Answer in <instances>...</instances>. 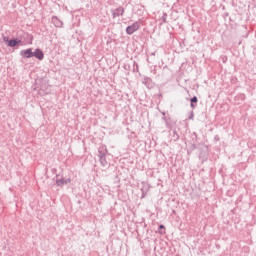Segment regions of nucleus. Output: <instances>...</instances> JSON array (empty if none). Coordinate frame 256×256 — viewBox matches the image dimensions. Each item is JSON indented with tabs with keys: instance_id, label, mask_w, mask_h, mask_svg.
<instances>
[{
	"instance_id": "21",
	"label": "nucleus",
	"mask_w": 256,
	"mask_h": 256,
	"mask_svg": "<svg viewBox=\"0 0 256 256\" xmlns=\"http://www.w3.org/2000/svg\"><path fill=\"white\" fill-rule=\"evenodd\" d=\"M164 121H167V118L163 117Z\"/></svg>"
},
{
	"instance_id": "16",
	"label": "nucleus",
	"mask_w": 256,
	"mask_h": 256,
	"mask_svg": "<svg viewBox=\"0 0 256 256\" xmlns=\"http://www.w3.org/2000/svg\"><path fill=\"white\" fill-rule=\"evenodd\" d=\"M162 22H163V23H167V13H164V14L162 15Z\"/></svg>"
},
{
	"instance_id": "19",
	"label": "nucleus",
	"mask_w": 256,
	"mask_h": 256,
	"mask_svg": "<svg viewBox=\"0 0 256 256\" xmlns=\"http://www.w3.org/2000/svg\"><path fill=\"white\" fill-rule=\"evenodd\" d=\"M195 149H197V145L192 144V150H195Z\"/></svg>"
},
{
	"instance_id": "4",
	"label": "nucleus",
	"mask_w": 256,
	"mask_h": 256,
	"mask_svg": "<svg viewBox=\"0 0 256 256\" xmlns=\"http://www.w3.org/2000/svg\"><path fill=\"white\" fill-rule=\"evenodd\" d=\"M111 13H112V19H117V17L123 16V14L125 13V8L120 6L116 9H112Z\"/></svg>"
},
{
	"instance_id": "18",
	"label": "nucleus",
	"mask_w": 256,
	"mask_h": 256,
	"mask_svg": "<svg viewBox=\"0 0 256 256\" xmlns=\"http://www.w3.org/2000/svg\"><path fill=\"white\" fill-rule=\"evenodd\" d=\"M214 141H221V138L219 137V135H216V136L214 137Z\"/></svg>"
},
{
	"instance_id": "13",
	"label": "nucleus",
	"mask_w": 256,
	"mask_h": 256,
	"mask_svg": "<svg viewBox=\"0 0 256 256\" xmlns=\"http://www.w3.org/2000/svg\"><path fill=\"white\" fill-rule=\"evenodd\" d=\"M133 71H139V64L137 62H133Z\"/></svg>"
},
{
	"instance_id": "20",
	"label": "nucleus",
	"mask_w": 256,
	"mask_h": 256,
	"mask_svg": "<svg viewBox=\"0 0 256 256\" xmlns=\"http://www.w3.org/2000/svg\"><path fill=\"white\" fill-rule=\"evenodd\" d=\"M193 135L195 136L196 141H197V132H193Z\"/></svg>"
},
{
	"instance_id": "17",
	"label": "nucleus",
	"mask_w": 256,
	"mask_h": 256,
	"mask_svg": "<svg viewBox=\"0 0 256 256\" xmlns=\"http://www.w3.org/2000/svg\"><path fill=\"white\" fill-rule=\"evenodd\" d=\"M195 117V114L193 112V110L190 112L189 116H188V119L191 120Z\"/></svg>"
},
{
	"instance_id": "5",
	"label": "nucleus",
	"mask_w": 256,
	"mask_h": 256,
	"mask_svg": "<svg viewBox=\"0 0 256 256\" xmlns=\"http://www.w3.org/2000/svg\"><path fill=\"white\" fill-rule=\"evenodd\" d=\"M33 55H34L33 48H28L26 50L20 51V56L22 57V59H31Z\"/></svg>"
},
{
	"instance_id": "2",
	"label": "nucleus",
	"mask_w": 256,
	"mask_h": 256,
	"mask_svg": "<svg viewBox=\"0 0 256 256\" xmlns=\"http://www.w3.org/2000/svg\"><path fill=\"white\" fill-rule=\"evenodd\" d=\"M3 41L6 43L7 47H17V45H21V39L18 38L9 39L8 36H3Z\"/></svg>"
},
{
	"instance_id": "10",
	"label": "nucleus",
	"mask_w": 256,
	"mask_h": 256,
	"mask_svg": "<svg viewBox=\"0 0 256 256\" xmlns=\"http://www.w3.org/2000/svg\"><path fill=\"white\" fill-rule=\"evenodd\" d=\"M197 103H199V98H197V96H193L190 99V107H191V109H195L197 107Z\"/></svg>"
},
{
	"instance_id": "3",
	"label": "nucleus",
	"mask_w": 256,
	"mask_h": 256,
	"mask_svg": "<svg viewBox=\"0 0 256 256\" xmlns=\"http://www.w3.org/2000/svg\"><path fill=\"white\" fill-rule=\"evenodd\" d=\"M139 27H141V24L139 22H134L132 25L126 28L127 35H133V33L139 31Z\"/></svg>"
},
{
	"instance_id": "15",
	"label": "nucleus",
	"mask_w": 256,
	"mask_h": 256,
	"mask_svg": "<svg viewBox=\"0 0 256 256\" xmlns=\"http://www.w3.org/2000/svg\"><path fill=\"white\" fill-rule=\"evenodd\" d=\"M142 189H144V191H146V193L149 191V186L146 183H142Z\"/></svg>"
},
{
	"instance_id": "12",
	"label": "nucleus",
	"mask_w": 256,
	"mask_h": 256,
	"mask_svg": "<svg viewBox=\"0 0 256 256\" xmlns=\"http://www.w3.org/2000/svg\"><path fill=\"white\" fill-rule=\"evenodd\" d=\"M172 133L173 141H179V134L177 133V131L174 130Z\"/></svg>"
},
{
	"instance_id": "8",
	"label": "nucleus",
	"mask_w": 256,
	"mask_h": 256,
	"mask_svg": "<svg viewBox=\"0 0 256 256\" xmlns=\"http://www.w3.org/2000/svg\"><path fill=\"white\" fill-rule=\"evenodd\" d=\"M71 183V180L69 178H61L56 180L57 187H65V185H69Z\"/></svg>"
},
{
	"instance_id": "9",
	"label": "nucleus",
	"mask_w": 256,
	"mask_h": 256,
	"mask_svg": "<svg viewBox=\"0 0 256 256\" xmlns=\"http://www.w3.org/2000/svg\"><path fill=\"white\" fill-rule=\"evenodd\" d=\"M52 23L55 27H63V21H61V19H59L57 16H52Z\"/></svg>"
},
{
	"instance_id": "1",
	"label": "nucleus",
	"mask_w": 256,
	"mask_h": 256,
	"mask_svg": "<svg viewBox=\"0 0 256 256\" xmlns=\"http://www.w3.org/2000/svg\"><path fill=\"white\" fill-rule=\"evenodd\" d=\"M107 153H109V151L107 150V146L102 145L99 147L98 149V157H99V161L102 165V167H107L108 163H107Z\"/></svg>"
},
{
	"instance_id": "7",
	"label": "nucleus",
	"mask_w": 256,
	"mask_h": 256,
	"mask_svg": "<svg viewBox=\"0 0 256 256\" xmlns=\"http://www.w3.org/2000/svg\"><path fill=\"white\" fill-rule=\"evenodd\" d=\"M142 83L147 87V89H153V87H155V82H153V79L149 77H144Z\"/></svg>"
},
{
	"instance_id": "6",
	"label": "nucleus",
	"mask_w": 256,
	"mask_h": 256,
	"mask_svg": "<svg viewBox=\"0 0 256 256\" xmlns=\"http://www.w3.org/2000/svg\"><path fill=\"white\" fill-rule=\"evenodd\" d=\"M33 57L38 59V61H43V59H45V53L43 52V50H41V48H36Z\"/></svg>"
},
{
	"instance_id": "14",
	"label": "nucleus",
	"mask_w": 256,
	"mask_h": 256,
	"mask_svg": "<svg viewBox=\"0 0 256 256\" xmlns=\"http://www.w3.org/2000/svg\"><path fill=\"white\" fill-rule=\"evenodd\" d=\"M141 191H142L141 199H145V196L147 195V190H145V188H141Z\"/></svg>"
},
{
	"instance_id": "11",
	"label": "nucleus",
	"mask_w": 256,
	"mask_h": 256,
	"mask_svg": "<svg viewBox=\"0 0 256 256\" xmlns=\"http://www.w3.org/2000/svg\"><path fill=\"white\" fill-rule=\"evenodd\" d=\"M158 233H160V235H165V225L160 224L158 226Z\"/></svg>"
}]
</instances>
